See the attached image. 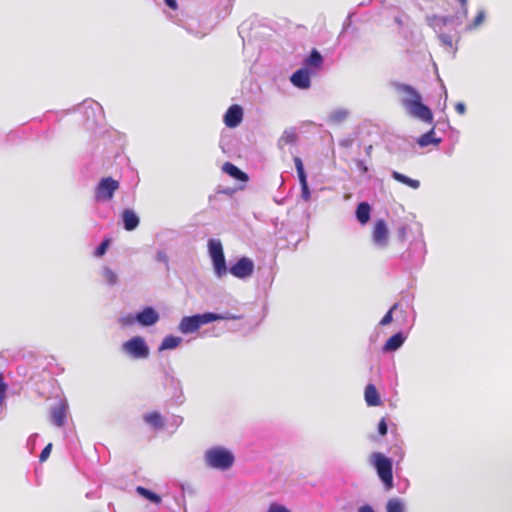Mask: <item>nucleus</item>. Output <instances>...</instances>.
<instances>
[{
  "instance_id": "f257e3e1",
  "label": "nucleus",
  "mask_w": 512,
  "mask_h": 512,
  "mask_svg": "<svg viewBox=\"0 0 512 512\" xmlns=\"http://www.w3.org/2000/svg\"><path fill=\"white\" fill-rule=\"evenodd\" d=\"M391 86L401 96L400 102L410 116L426 123L433 122L431 109L422 103V97L414 87L399 82H393Z\"/></svg>"
},
{
  "instance_id": "f03ea898",
  "label": "nucleus",
  "mask_w": 512,
  "mask_h": 512,
  "mask_svg": "<svg viewBox=\"0 0 512 512\" xmlns=\"http://www.w3.org/2000/svg\"><path fill=\"white\" fill-rule=\"evenodd\" d=\"M204 464L210 469L229 470L235 463L233 452L224 446H212L203 455Z\"/></svg>"
},
{
  "instance_id": "7ed1b4c3",
  "label": "nucleus",
  "mask_w": 512,
  "mask_h": 512,
  "mask_svg": "<svg viewBox=\"0 0 512 512\" xmlns=\"http://www.w3.org/2000/svg\"><path fill=\"white\" fill-rule=\"evenodd\" d=\"M373 466L378 477L383 483L386 490H391L393 484V462L391 458L386 457L380 452L371 455Z\"/></svg>"
},
{
  "instance_id": "20e7f679",
  "label": "nucleus",
  "mask_w": 512,
  "mask_h": 512,
  "mask_svg": "<svg viewBox=\"0 0 512 512\" xmlns=\"http://www.w3.org/2000/svg\"><path fill=\"white\" fill-rule=\"evenodd\" d=\"M121 350L132 359H146L150 355V348L141 336H134L125 341L121 346Z\"/></svg>"
},
{
  "instance_id": "39448f33",
  "label": "nucleus",
  "mask_w": 512,
  "mask_h": 512,
  "mask_svg": "<svg viewBox=\"0 0 512 512\" xmlns=\"http://www.w3.org/2000/svg\"><path fill=\"white\" fill-rule=\"evenodd\" d=\"M212 314L208 312L202 314H194L191 316H184L178 326V330L182 334H191L196 332L202 325L211 323L214 321Z\"/></svg>"
},
{
  "instance_id": "423d86ee",
  "label": "nucleus",
  "mask_w": 512,
  "mask_h": 512,
  "mask_svg": "<svg viewBox=\"0 0 512 512\" xmlns=\"http://www.w3.org/2000/svg\"><path fill=\"white\" fill-rule=\"evenodd\" d=\"M425 255V244L422 241L411 242L408 249L402 254V260L410 269L422 265Z\"/></svg>"
},
{
  "instance_id": "0eeeda50",
  "label": "nucleus",
  "mask_w": 512,
  "mask_h": 512,
  "mask_svg": "<svg viewBox=\"0 0 512 512\" xmlns=\"http://www.w3.org/2000/svg\"><path fill=\"white\" fill-rule=\"evenodd\" d=\"M253 271H254V263L248 257H241L229 269V272L233 276H235L239 279H245V278L251 276Z\"/></svg>"
},
{
  "instance_id": "6e6552de",
  "label": "nucleus",
  "mask_w": 512,
  "mask_h": 512,
  "mask_svg": "<svg viewBox=\"0 0 512 512\" xmlns=\"http://www.w3.org/2000/svg\"><path fill=\"white\" fill-rule=\"evenodd\" d=\"M134 319L143 327L155 325L159 319V313L151 306L144 307L141 311L134 314Z\"/></svg>"
},
{
  "instance_id": "1a4fd4ad",
  "label": "nucleus",
  "mask_w": 512,
  "mask_h": 512,
  "mask_svg": "<svg viewBox=\"0 0 512 512\" xmlns=\"http://www.w3.org/2000/svg\"><path fill=\"white\" fill-rule=\"evenodd\" d=\"M373 243L379 247L384 248L388 243V228L384 220L379 219L376 221L373 234Z\"/></svg>"
},
{
  "instance_id": "9d476101",
  "label": "nucleus",
  "mask_w": 512,
  "mask_h": 512,
  "mask_svg": "<svg viewBox=\"0 0 512 512\" xmlns=\"http://www.w3.org/2000/svg\"><path fill=\"white\" fill-rule=\"evenodd\" d=\"M243 119V109L241 106L234 104L228 108L224 115V123L229 128L237 127Z\"/></svg>"
},
{
  "instance_id": "9b49d317",
  "label": "nucleus",
  "mask_w": 512,
  "mask_h": 512,
  "mask_svg": "<svg viewBox=\"0 0 512 512\" xmlns=\"http://www.w3.org/2000/svg\"><path fill=\"white\" fill-rule=\"evenodd\" d=\"M290 81L299 89H308L311 86L309 70L307 68L298 69L291 75Z\"/></svg>"
},
{
  "instance_id": "f8f14e48",
  "label": "nucleus",
  "mask_w": 512,
  "mask_h": 512,
  "mask_svg": "<svg viewBox=\"0 0 512 512\" xmlns=\"http://www.w3.org/2000/svg\"><path fill=\"white\" fill-rule=\"evenodd\" d=\"M407 336L402 331L393 334L382 346L383 353L395 352L405 343Z\"/></svg>"
},
{
  "instance_id": "ddd939ff",
  "label": "nucleus",
  "mask_w": 512,
  "mask_h": 512,
  "mask_svg": "<svg viewBox=\"0 0 512 512\" xmlns=\"http://www.w3.org/2000/svg\"><path fill=\"white\" fill-rule=\"evenodd\" d=\"M66 409L67 406L65 403L60 402L57 405H54L50 409V418L51 422L57 426L62 427L65 423V417H66Z\"/></svg>"
},
{
  "instance_id": "4468645a",
  "label": "nucleus",
  "mask_w": 512,
  "mask_h": 512,
  "mask_svg": "<svg viewBox=\"0 0 512 512\" xmlns=\"http://www.w3.org/2000/svg\"><path fill=\"white\" fill-rule=\"evenodd\" d=\"M123 226L127 231L135 230L139 225V217L131 209H125L122 214Z\"/></svg>"
},
{
  "instance_id": "2eb2a0df",
  "label": "nucleus",
  "mask_w": 512,
  "mask_h": 512,
  "mask_svg": "<svg viewBox=\"0 0 512 512\" xmlns=\"http://www.w3.org/2000/svg\"><path fill=\"white\" fill-rule=\"evenodd\" d=\"M323 64V57L317 49H312L310 55L304 60V68L314 69L317 72Z\"/></svg>"
},
{
  "instance_id": "dca6fc26",
  "label": "nucleus",
  "mask_w": 512,
  "mask_h": 512,
  "mask_svg": "<svg viewBox=\"0 0 512 512\" xmlns=\"http://www.w3.org/2000/svg\"><path fill=\"white\" fill-rule=\"evenodd\" d=\"M365 401L368 406L375 407L381 404L380 395L374 384H368L364 392Z\"/></svg>"
},
{
  "instance_id": "f3484780",
  "label": "nucleus",
  "mask_w": 512,
  "mask_h": 512,
  "mask_svg": "<svg viewBox=\"0 0 512 512\" xmlns=\"http://www.w3.org/2000/svg\"><path fill=\"white\" fill-rule=\"evenodd\" d=\"M119 188V182L112 177L102 178L95 188V192H115Z\"/></svg>"
},
{
  "instance_id": "a211bd4d",
  "label": "nucleus",
  "mask_w": 512,
  "mask_h": 512,
  "mask_svg": "<svg viewBox=\"0 0 512 512\" xmlns=\"http://www.w3.org/2000/svg\"><path fill=\"white\" fill-rule=\"evenodd\" d=\"M441 141H442L441 138L435 137V128L433 127L427 133L421 135L417 139V144L420 147H427V146H429L431 144L438 145V144L441 143Z\"/></svg>"
},
{
  "instance_id": "6ab92c4d",
  "label": "nucleus",
  "mask_w": 512,
  "mask_h": 512,
  "mask_svg": "<svg viewBox=\"0 0 512 512\" xmlns=\"http://www.w3.org/2000/svg\"><path fill=\"white\" fill-rule=\"evenodd\" d=\"M429 25L433 27L435 30H441L444 26L450 23H457V20L454 16H433L428 18Z\"/></svg>"
},
{
  "instance_id": "aec40b11",
  "label": "nucleus",
  "mask_w": 512,
  "mask_h": 512,
  "mask_svg": "<svg viewBox=\"0 0 512 512\" xmlns=\"http://www.w3.org/2000/svg\"><path fill=\"white\" fill-rule=\"evenodd\" d=\"M355 214L359 223L366 224L370 220L371 206L367 202H360Z\"/></svg>"
},
{
  "instance_id": "412c9836",
  "label": "nucleus",
  "mask_w": 512,
  "mask_h": 512,
  "mask_svg": "<svg viewBox=\"0 0 512 512\" xmlns=\"http://www.w3.org/2000/svg\"><path fill=\"white\" fill-rule=\"evenodd\" d=\"M297 140V134L293 128L284 130L280 138L278 139V147L283 149L285 146L294 144Z\"/></svg>"
},
{
  "instance_id": "4be33fe9",
  "label": "nucleus",
  "mask_w": 512,
  "mask_h": 512,
  "mask_svg": "<svg viewBox=\"0 0 512 512\" xmlns=\"http://www.w3.org/2000/svg\"><path fill=\"white\" fill-rule=\"evenodd\" d=\"M211 261L217 278L220 279L227 274L228 269L226 265L225 255L211 258Z\"/></svg>"
},
{
  "instance_id": "5701e85b",
  "label": "nucleus",
  "mask_w": 512,
  "mask_h": 512,
  "mask_svg": "<svg viewBox=\"0 0 512 512\" xmlns=\"http://www.w3.org/2000/svg\"><path fill=\"white\" fill-rule=\"evenodd\" d=\"M182 342V338L174 335H168L163 338L161 344L158 347V350L165 351V350H172L177 348L180 343Z\"/></svg>"
},
{
  "instance_id": "b1692460",
  "label": "nucleus",
  "mask_w": 512,
  "mask_h": 512,
  "mask_svg": "<svg viewBox=\"0 0 512 512\" xmlns=\"http://www.w3.org/2000/svg\"><path fill=\"white\" fill-rule=\"evenodd\" d=\"M349 116V111L344 108H337L331 111L328 115V122L331 124H340L344 122Z\"/></svg>"
},
{
  "instance_id": "393cba45",
  "label": "nucleus",
  "mask_w": 512,
  "mask_h": 512,
  "mask_svg": "<svg viewBox=\"0 0 512 512\" xmlns=\"http://www.w3.org/2000/svg\"><path fill=\"white\" fill-rule=\"evenodd\" d=\"M143 419H144L145 423H147L148 425H150L152 428H154L156 430L161 429L164 425L163 418H162L161 414L156 411L145 414Z\"/></svg>"
},
{
  "instance_id": "a878e982",
  "label": "nucleus",
  "mask_w": 512,
  "mask_h": 512,
  "mask_svg": "<svg viewBox=\"0 0 512 512\" xmlns=\"http://www.w3.org/2000/svg\"><path fill=\"white\" fill-rule=\"evenodd\" d=\"M81 108L85 110V113L87 114L88 119L90 118V112L92 114L93 120H95V121L97 119V114L98 115L102 114V107L100 106L99 103H97L95 101H85Z\"/></svg>"
},
{
  "instance_id": "bb28decb",
  "label": "nucleus",
  "mask_w": 512,
  "mask_h": 512,
  "mask_svg": "<svg viewBox=\"0 0 512 512\" xmlns=\"http://www.w3.org/2000/svg\"><path fill=\"white\" fill-rule=\"evenodd\" d=\"M223 171L241 181H246L248 179L244 172H242L238 167L230 162H227L223 165Z\"/></svg>"
},
{
  "instance_id": "cd10ccee",
  "label": "nucleus",
  "mask_w": 512,
  "mask_h": 512,
  "mask_svg": "<svg viewBox=\"0 0 512 512\" xmlns=\"http://www.w3.org/2000/svg\"><path fill=\"white\" fill-rule=\"evenodd\" d=\"M208 252L210 258L220 257L224 255L223 246L220 240L218 239H209L208 240Z\"/></svg>"
},
{
  "instance_id": "c85d7f7f",
  "label": "nucleus",
  "mask_w": 512,
  "mask_h": 512,
  "mask_svg": "<svg viewBox=\"0 0 512 512\" xmlns=\"http://www.w3.org/2000/svg\"><path fill=\"white\" fill-rule=\"evenodd\" d=\"M136 491L140 496H142L143 498L149 500L150 502H152L154 504H160L162 501V498L160 495H158L157 493H155L152 490L147 489L145 487L138 486L136 488Z\"/></svg>"
},
{
  "instance_id": "c756f323",
  "label": "nucleus",
  "mask_w": 512,
  "mask_h": 512,
  "mask_svg": "<svg viewBox=\"0 0 512 512\" xmlns=\"http://www.w3.org/2000/svg\"><path fill=\"white\" fill-rule=\"evenodd\" d=\"M392 177L401 182V183H404L406 184L408 187H410L411 189H418L420 187V182L416 179H412V178H409L399 172H396V171H393L392 172Z\"/></svg>"
},
{
  "instance_id": "7c9ffc66",
  "label": "nucleus",
  "mask_w": 512,
  "mask_h": 512,
  "mask_svg": "<svg viewBox=\"0 0 512 512\" xmlns=\"http://www.w3.org/2000/svg\"><path fill=\"white\" fill-rule=\"evenodd\" d=\"M386 512H405V505L400 498H392L386 504Z\"/></svg>"
},
{
  "instance_id": "2f4dec72",
  "label": "nucleus",
  "mask_w": 512,
  "mask_h": 512,
  "mask_svg": "<svg viewBox=\"0 0 512 512\" xmlns=\"http://www.w3.org/2000/svg\"><path fill=\"white\" fill-rule=\"evenodd\" d=\"M102 276H103L105 282L110 286H114L118 283L117 273L114 272L112 269H110L107 266L103 267Z\"/></svg>"
},
{
  "instance_id": "473e14b6",
  "label": "nucleus",
  "mask_w": 512,
  "mask_h": 512,
  "mask_svg": "<svg viewBox=\"0 0 512 512\" xmlns=\"http://www.w3.org/2000/svg\"><path fill=\"white\" fill-rule=\"evenodd\" d=\"M485 18H486L485 10L480 9L477 12V15L475 16L474 20L467 25L466 29L469 31L477 29L479 26H481L484 23Z\"/></svg>"
},
{
  "instance_id": "72a5a7b5",
  "label": "nucleus",
  "mask_w": 512,
  "mask_h": 512,
  "mask_svg": "<svg viewBox=\"0 0 512 512\" xmlns=\"http://www.w3.org/2000/svg\"><path fill=\"white\" fill-rule=\"evenodd\" d=\"M400 307V304L397 302L391 306V308L386 312V314L382 317L379 322L380 326H386L393 321V313L397 311Z\"/></svg>"
},
{
  "instance_id": "f704fd0d",
  "label": "nucleus",
  "mask_w": 512,
  "mask_h": 512,
  "mask_svg": "<svg viewBox=\"0 0 512 512\" xmlns=\"http://www.w3.org/2000/svg\"><path fill=\"white\" fill-rule=\"evenodd\" d=\"M208 314H212L214 317V321L217 320H240L243 318L242 315L233 314L230 312H224V313H214V312H208Z\"/></svg>"
},
{
  "instance_id": "c9c22d12",
  "label": "nucleus",
  "mask_w": 512,
  "mask_h": 512,
  "mask_svg": "<svg viewBox=\"0 0 512 512\" xmlns=\"http://www.w3.org/2000/svg\"><path fill=\"white\" fill-rule=\"evenodd\" d=\"M155 261L159 263H163L166 267V270H169V257L163 250H158L154 257Z\"/></svg>"
},
{
  "instance_id": "e433bc0d",
  "label": "nucleus",
  "mask_w": 512,
  "mask_h": 512,
  "mask_svg": "<svg viewBox=\"0 0 512 512\" xmlns=\"http://www.w3.org/2000/svg\"><path fill=\"white\" fill-rule=\"evenodd\" d=\"M110 244V240L109 239H104L96 248H95V251H94V255L96 257H102L107 249H108V246Z\"/></svg>"
},
{
  "instance_id": "4c0bfd02",
  "label": "nucleus",
  "mask_w": 512,
  "mask_h": 512,
  "mask_svg": "<svg viewBox=\"0 0 512 512\" xmlns=\"http://www.w3.org/2000/svg\"><path fill=\"white\" fill-rule=\"evenodd\" d=\"M462 6V12L461 15L454 16L457 20L456 25H460L462 23V19L467 17L468 14V8H467V1L468 0H458Z\"/></svg>"
},
{
  "instance_id": "58836bf2",
  "label": "nucleus",
  "mask_w": 512,
  "mask_h": 512,
  "mask_svg": "<svg viewBox=\"0 0 512 512\" xmlns=\"http://www.w3.org/2000/svg\"><path fill=\"white\" fill-rule=\"evenodd\" d=\"M407 226L400 225L396 230V238L399 242L403 243L407 238Z\"/></svg>"
},
{
  "instance_id": "ea45409f",
  "label": "nucleus",
  "mask_w": 512,
  "mask_h": 512,
  "mask_svg": "<svg viewBox=\"0 0 512 512\" xmlns=\"http://www.w3.org/2000/svg\"><path fill=\"white\" fill-rule=\"evenodd\" d=\"M7 388H8V386L4 382L3 375H2V373H0V407L2 406V404L4 402L5 393H6Z\"/></svg>"
},
{
  "instance_id": "a19ab883",
  "label": "nucleus",
  "mask_w": 512,
  "mask_h": 512,
  "mask_svg": "<svg viewBox=\"0 0 512 512\" xmlns=\"http://www.w3.org/2000/svg\"><path fill=\"white\" fill-rule=\"evenodd\" d=\"M297 174L301 184V192H309L306 173L302 172Z\"/></svg>"
},
{
  "instance_id": "79ce46f5",
  "label": "nucleus",
  "mask_w": 512,
  "mask_h": 512,
  "mask_svg": "<svg viewBox=\"0 0 512 512\" xmlns=\"http://www.w3.org/2000/svg\"><path fill=\"white\" fill-rule=\"evenodd\" d=\"M51 450H52V443H49L47 444L44 449L42 450V452L40 453V456H39V461L40 462H44L46 461L49 456H50V453H51Z\"/></svg>"
},
{
  "instance_id": "37998d69",
  "label": "nucleus",
  "mask_w": 512,
  "mask_h": 512,
  "mask_svg": "<svg viewBox=\"0 0 512 512\" xmlns=\"http://www.w3.org/2000/svg\"><path fill=\"white\" fill-rule=\"evenodd\" d=\"M113 196H114V194H96L95 202L96 203L110 202L112 200Z\"/></svg>"
},
{
  "instance_id": "c03bdc74",
  "label": "nucleus",
  "mask_w": 512,
  "mask_h": 512,
  "mask_svg": "<svg viewBox=\"0 0 512 512\" xmlns=\"http://www.w3.org/2000/svg\"><path fill=\"white\" fill-rule=\"evenodd\" d=\"M378 433L381 435V436H385L388 432V425H387V422L385 420V418H382L379 423H378Z\"/></svg>"
},
{
  "instance_id": "a18cd8bd",
  "label": "nucleus",
  "mask_w": 512,
  "mask_h": 512,
  "mask_svg": "<svg viewBox=\"0 0 512 512\" xmlns=\"http://www.w3.org/2000/svg\"><path fill=\"white\" fill-rule=\"evenodd\" d=\"M267 512H290L289 509H287L286 507L282 506V505H279L277 503H272Z\"/></svg>"
},
{
  "instance_id": "49530a36",
  "label": "nucleus",
  "mask_w": 512,
  "mask_h": 512,
  "mask_svg": "<svg viewBox=\"0 0 512 512\" xmlns=\"http://www.w3.org/2000/svg\"><path fill=\"white\" fill-rule=\"evenodd\" d=\"M438 37L443 45L452 47V38L450 35L442 33V34H439Z\"/></svg>"
},
{
  "instance_id": "de8ad7c7",
  "label": "nucleus",
  "mask_w": 512,
  "mask_h": 512,
  "mask_svg": "<svg viewBox=\"0 0 512 512\" xmlns=\"http://www.w3.org/2000/svg\"><path fill=\"white\" fill-rule=\"evenodd\" d=\"M39 435L37 433H34L32 435H30L27 439V447L30 449V451L32 452L35 445H36V441L38 439Z\"/></svg>"
},
{
  "instance_id": "09e8293b",
  "label": "nucleus",
  "mask_w": 512,
  "mask_h": 512,
  "mask_svg": "<svg viewBox=\"0 0 512 512\" xmlns=\"http://www.w3.org/2000/svg\"><path fill=\"white\" fill-rule=\"evenodd\" d=\"M135 322H137V321H136V319H134V314H128V315H126L125 317H122V318H121V323H122L123 325H126V326H128V325H132V324H134Z\"/></svg>"
},
{
  "instance_id": "8fccbe9b",
  "label": "nucleus",
  "mask_w": 512,
  "mask_h": 512,
  "mask_svg": "<svg viewBox=\"0 0 512 512\" xmlns=\"http://www.w3.org/2000/svg\"><path fill=\"white\" fill-rule=\"evenodd\" d=\"M294 163H295L297 173L305 172L303 162L299 157L294 158Z\"/></svg>"
},
{
  "instance_id": "3c124183",
  "label": "nucleus",
  "mask_w": 512,
  "mask_h": 512,
  "mask_svg": "<svg viewBox=\"0 0 512 512\" xmlns=\"http://www.w3.org/2000/svg\"><path fill=\"white\" fill-rule=\"evenodd\" d=\"M185 29H186L190 34H192V35H194V36H196V37H198V38H201V37H203V36H205V35H206V33H205V32H199V31H195L194 29H192V27H191V25H190V24H189V25H187V26H185Z\"/></svg>"
},
{
  "instance_id": "603ef678",
  "label": "nucleus",
  "mask_w": 512,
  "mask_h": 512,
  "mask_svg": "<svg viewBox=\"0 0 512 512\" xmlns=\"http://www.w3.org/2000/svg\"><path fill=\"white\" fill-rule=\"evenodd\" d=\"M392 453L395 456H398L399 460H402L404 457V451L401 446H395L394 448H392Z\"/></svg>"
},
{
  "instance_id": "864d4df0",
  "label": "nucleus",
  "mask_w": 512,
  "mask_h": 512,
  "mask_svg": "<svg viewBox=\"0 0 512 512\" xmlns=\"http://www.w3.org/2000/svg\"><path fill=\"white\" fill-rule=\"evenodd\" d=\"M455 110L460 115H464L466 113V106L463 102H458L455 105Z\"/></svg>"
},
{
  "instance_id": "5fc2aeb1",
  "label": "nucleus",
  "mask_w": 512,
  "mask_h": 512,
  "mask_svg": "<svg viewBox=\"0 0 512 512\" xmlns=\"http://www.w3.org/2000/svg\"><path fill=\"white\" fill-rule=\"evenodd\" d=\"M181 490L183 493L194 494V489L190 484H181Z\"/></svg>"
},
{
  "instance_id": "6e6d98bb",
  "label": "nucleus",
  "mask_w": 512,
  "mask_h": 512,
  "mask_svg": "<svg viewBox=\"0 0 512 512\" xmlns=\"http://www.w3.org/2000/svg\"><path fill=\"white\" fill-rule=\"evenodd\" d=\"M358 512H375L369 504H364L358 508Z\"/></svg>"
},
{
  "instance_id": "4d7b16f0",
  "label": "nucleus",
  "mask_w": 512,
  "mask_h": 512,
  "mask_svg": "<svg viewBox=\"0 0 512 512\" xmlns=\"http://www.w3.org/2000/svg\"><path fill=\"white\" fill-rule=\"evenodd\" d=\"M166 5L170 7L173 10H176L178 8V3L176 0H164Z\"/></svg>"
},
{
  "instance_id": "13d9d810",
  "label": "nucleus",
  "mask_w": 512,
  "mask_h": 512,
  "mask_svg": "<svg viewBox=\"0 0 512 512\" xmlns=\"http://www.w3.org/2000/svg\"><path fill=\"white\" fill-rule=\"evenodd\" d=\"M281 195H282V197H277V196H275V197L273 198V200H274V202H275V203H277V204H283V203H285V202H286V200H287V198H288V197H287V195H284V194H281Z\"/></svg>"
},
{
  "instance_id": "bf43d9fd",
  "label": "nucleus",
  "mask_w": 512,
  "mask_h": 512,
  "mask_svg": "<svg viewBox=\"0 0 512 512\" xmlns=\"http://www.w3.org/2000/svg\"><path fill=\"white\" fill-rule=\"evenodd\" d=\"M339 145L345 148H348L352 145V140L350 139H343L339 142Z\"/></svg>"
},
{
  "instance_id": "052dcab7",
  "label": "nucleus",
  "mask_w": 512,
  "mask_h": 512,
  "mask_svg": "<svg viewBox=\"0 0 512 512\" xmlns=\"http://www.w3.org/2000/svg\"><path fill=\"white\" fill-rule=\"evenodd\" d=\"M357 168L363 172L367 170V167L365 166L364 162L361 160L356 161Z\"/></svg>"
},
{
  "instance_id": "680f3d73",
  "label": "nucleus",
  "mask_w": 512,
  "mask_h": 512,
  "mask_svg": "<svg viewBox=\"0 0 512 512\" xmlns=\"http://www.w3.org/2000/svg\"><path fill=\"white\" fill-rule=\"evenodd\" d=\"M311 195H312V194H300L301 199H302L304 202L309 201V200H310V198H311Z\"/></svg>"
},
{
  "instance_id": "e2e57ef3",
  "label": "nucleus",
  "mask_w": 512,
  "mask_h": 512,
  "mask_svg": "<svg viewBox=\"0 0 512 512\" xmlns=\"http://www.w3.org/2000/svg\"><path fill=\"white\" fill-rule=\"evenodd\" d=\"M395 22L400 26L403 24L402 18L400 16L395 17Z\"/></svg>"
},
{
  "instance_id": "0e129e2a",
  "label": "nucleus",
  "mask_w": 512,
  "mask_h": 512,
  "mask_svg": "<svg viewBox=\"0 0 512 512\" xmlns=\"http://www.w3.org/2000/svg\"><path fill=\"white\" fill-rule=\"evenodd\" d=\"M351 14L348 16L347 21L344 23V28H346L350 24Z\"/></svg>"
},
{
  "instance_id": "69168bd1",
  "label": "nucleus",
  "mask_w": 512,
  "mask_h": 512,
  "mask_svg": "<svg viewBox=\"0 0 512 512\" xmlns=\"http://www.w3.org/2000/svg\"><path fill=\"white\" fill-rule=\"evenodd\" d=\"M217 192H221L220 190H218ZM225 193H228V192H235L234 190H225L224 191Z\"/></svg>"
}]
</instances>
